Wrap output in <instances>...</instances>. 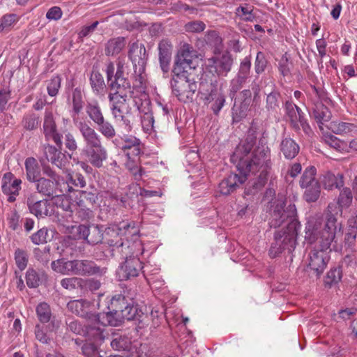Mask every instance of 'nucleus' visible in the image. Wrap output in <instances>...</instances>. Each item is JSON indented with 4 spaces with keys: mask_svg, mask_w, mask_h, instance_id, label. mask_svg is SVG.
Here are the masks:
<instances>
[{
    "mask_svg": "<svg viewBox=\"0 0 357 357\" xmlns=\"http://www.w3.org/2000/svg\"><path fill=\"white\" fill-rule=\"evenodd\" d=\"M256 142V132L250 129L231 156V161L236 165L238 174H231L219 183L218 192L221 195H228L234 192L239 184L246 181L250 174L259 173L257 182L255 183L257 188L266 184L271 168V151L266 143L260 139L251 152Z\"/></svg>",
    "mask_w": 357,
    "mask_h": 357,
    "instance_id": "obj_1",
    "label": "nucleus"
},
{
    "mask_svg": "<svg viewBox=\"0 0 357 357\" xmlns=\"http://www.w3.org/2000/svg\"><path fill=\"white\" fill-rule=\"evenodd\" d=\"M77 128L86 144L84 151L89 162L96 167H101L107 158V153L102 145L100 136L84 121H80Z\"/></svg>",
    "mask_w": 357,
    "mask_h": 357,
    "instance_id": "obj_2",
    "label": "nucleus"
},
{
    "mask_svg": "<svg viewBox=\"0 0 357 357\" xmlns=\"http://www.w3.org/2000/svg\"><path fill=\"white\" fill-rule=\"evenodd\" d=\"M135 229V224L122 222L119 225H112L104 231L103 241L111 248V255L114 257L125 259V256L131 253V250L125 242L123 235H126L129 229Z\"/></svg>",
    "mask_w": 357,
    "mask_h": 357,
    "instance_id": "obj_3",
    "label": "nucleus"
},
{
    "mask_svg": "<svg viewBox=\"0 0 357 357\" xmlns=\"http://www.w3.org/2000/svg\"><path fill=\"white\" fill-rule=\"evenodd\" d=\"M338 228L337 218L331 212L326 215V220L324 225L319 229L317 225L306 231V238L310 243L317 241L319 248L324 250L331 251V246L336 243V234Z\"/></svg>",
    "mask_w": 357,
    "mask_h": 357,
    "instance_id": "obj_4",
    "label": "nucleus"
},
{
    "mask_svg": "<svg viewBox=\"0 0 357 357\" xmlns=\"http://www.w3.org/2000/svg\"><path fill=\"white\" fill-rule=\"evenodd\" d=\"M299 222L293 221L287 225L284 231L275 233L274 242L269 250L271 257H275L284 250L289 252L294 251L296 244L298 230L300 229Z\"/></svg>",
    "mask_w": 357,
    "mask_h": 357,
    "instance_id": "obj_5",
    "label": "nucleus"
},
{
    "mask_svg": "<svg viewBox=\"0 0 357 357\" xmlns=\"http://www.w3.org/2000/svg\"><path fill=\"white\" fill-rule=\"evenodd\" d=\"M285 205L284 201L282 199H276L272 204L269 221L271 227L278 228L285 222H287V225L293 221L298 222L296 219V206L290 204L284 208Z\"/></svg>",
    "mask_w": 357,
    "mask_h": 357,
    "instance_id": "obj_6",
    "label": "nucleus"
},
{
    "mask_svg": "<svg viewBox=\"0 0 357 357\" xmlns=\"http://www.w3.org/2000/svg\"><path fill=\"white\" fill-rule=\"evenodd\" d=\"M108 87L110 89L108 97L113 96L114 98L135 99L130 82L123 76V65L121 62L117 64L114 79L108 84ZM134 100L137 105V102Z\"/></svg>",
    "mask_w": 357,
    "mask_h": 357,
    "instance_id": "obj_7",
    "label": "nucleus"
},
{
    "mask_svg": "<svg viewBox=\"0 0 357 357\" xmlns=\"http://www.w3.org/2000/svg\"><path fill=\"white\" fill-rule=\"evenodd\" d=\"M108 309L119 312L123 320H135L139 319L143 314L137 305L128 303L126 297L121 294H117L112 297Z\"/></svg>",
    "mask_w": 357,
    "mask_h": 357,
    "instance_id": "obj_8",
    "label": "nucleus"
},
{
    "mask_svg": "<svg viewBox=\"0 0 357 357\" xmlns=\"http://www.w3.org/2000/svg\"><path fill=\"white\" fill-rule=\"evenodd\" d=\"M85 335L92 342L85 343L82 347V353L86 357H102L98 351V345L105 340V331L100 326L86 325Z\"/></svg>",
    "mask_w": 357,
    "mask_h": 357,
    "instance_id": "obj_9",
    "label": "nucleus"
},
{
    "mask_svg": "<svg viewBox=\"0 0 357 357\" xmlns=\"http://www.w3.org/2000/svg\"><path fill=\"white\" fill-rule=\"evenodd\" d=\"M284 109L287 121H289L291 126L295 131L299 132L302 129L305 134L309 135L310 133V126L299 107L292 101H287L284 105Z\"/></svg>",
    "mask_w": 357,
    "mask_h": 357,
    "instance_id": "obj_10",
    "label": "nucleus"
},
{
    "mask_svg": "<svg viewBox=\"0 0 357 357\" xmlns=\"http://www.w3.org/2000/svg\"><path fill=\"white\" fill-rule=\"evenodd\" d=\"M214 55L207 59V66L218 76H227L233 65L231 54L227 51H213Z\"/></svg>",
    "mask_w": 357,
    "mask_h": 357,
    "instance_id": "obj_11",
    "label": "nucleus"
},
{
    "mask_svg": "<svg viewBox=\"0 0 357 357\" xmlns=\"http://www.w3.org/2000/svg\"><path fill=\"white\" fill-rule=\"evenodd\" d=\"M26 205L31 213L38 218L51 216L55 210L54 204L48 199L38 200L36 193H31L26 199Z\"/></svg>",
    "mask_w": 357,
    "mask_h": 357,
    "instance_id": "obj_12",
    "label": "nucleus"
},
{
    "mask_svg": "<svg viewBox=\"0 0 357 357\" xmlns=\"http://www.w3.org/2000/svg\"><path fill=\"white\" fill-rule=\"evenodd\" d=\"M172 93L182 102H186L193 99L197 91V83L195 81L187 79H178L171 81Z\"/></svg>",
    "mask_w": 357,
    "mask_h": 357,
    "instance_id": "obj_13",
    "label": "nucleus"
},
{
    "mask_svg": "<svg viewBox=\"0 0 357 357\" xmlns=\"http://www.w3.org/2000/svg\"><path fill=\"white\" fill-rule=\"evenodd\" d=\"M75 229L78 234L79 238L86 240L89 244L96 245L103 241L104 231L102 227L95 225L90 226L80 225Z\"/></svg>",
    "mask_w": 357,
    "mask_h": 357,
    "instance_id": "obj_14",
    "label": "nucleus"
},
{
    "mask_svg": "<svg viewBox=\"0 0 357 357\" xmlns=\"http://www.w3.org/2000/svg\"><path fill=\"white\" fill-rule=\"evenodd\" d=\"M106 268L98 266L94 261L87 259L73 260V274L80 276L98 275L106 273Z\"/></svg>",
    "mask_w": 357,
    "mask_h": 357,
    "instance_id": "obj_15",
    "label": "nucleus"
},
{
    "mask_svg": "<svg viewBox=\"0 0 357 357\" xmlns=\"http://www.w3.org/2000/svg\"><path fill=\"white\" fill-rule=\"evenodd\" d=\"M128 254L125 256V262L119 267L117 275L120 280H127L137 277L142 268V262L137 257L128 258Z\"/></svg>",
    "mask_w": 357,
    "mask_h": 357,
    "instance_id": "obj_16",
    "label": "nucleus"
},
{
    "mask_svg": "<svg viewBox=\"0 0 357 357\" xmlns=\"http://www.w3.org/2000/svg\"><path fill=\"white\" fill-rule=\"evenodd\" d=\"M43 133L47 139H52L56 146L61 149V135L57 131L55 118L52 109H47L44 114Z\"/></svg>",
    "mask_w": 357,
    "mask_h": 357,
    "instance_id": "obj_17",
    "label": "nucleus"
},
{
    "mask_svg": "<svg viewBox=\"0 0 357 357\" xmlns=\"http://www.w3.org/2000/svg\"><path fill=\"white\" fill-rule=\"evenodd\" d=\"M90 303L84 299L73 300L68 303L67 308L72 313L75 314L79 317H84L88 324L93 323V321H99V316L96 314L89 312Z\"/></svg>",
    "mask_w": 357,
    "mask_h": 357,
    "instance_id": "obj_18",
    "label": "nucleus"
},
{
    "mask_svg": "<svg viewBox=\"0 0 357 357\" xmlns=\"http://www.w3.org/2000/svg\"><path fill=\"white\" fill-rule=\"evenodd\" d=\"M329 261L327 250H313L309 254V267L314 271L317 275H321L325 270Z\"/></svg>",
    "mask_w": 357,
    "mask_h": 357,
    "instance_id": "obj_19",
    "label": "nucleus"
},
{
    "mask_svg": "<svg viewBox=\"0 0 357 357\" xmlns=\"http://www.w3.org/2000/svg\"><path fill=\"white\" fill-rule=\"evenodd\" d=\"M22 181L19 178L13 179V175L11 173H6L2 178L1 189L3 192L8 195V202H13L16 199V196L19 195L21 189Z\"/></svg>",
    "mask_w": 357,
    "mask_h": 357,
    "instance_id": "obj_20",
    "label": "nucleus"
},
{
    "mask_svg": "<svg viewBox=\"0 0 357 357\" xmlns=\"http://www.w3.org/2000/svg\"><path fill=\"white\" fill-rule=\"evenodd\" d=\"M33 183H36L37 192L44 196H59V193H63V189H59L60 182L45 177H39Z\"/></svg>",
    "mask_w": 357,
    "mask_h": 357,
    "instance_id": "obj_21",
    "label": "nucleus"
},
{
    "mask_svg": "<svg viewBox=\"0 0 357 357\" xmlns=\"http://www.w3.org/2000/svg\"><path fill=\"white\" fill-rule=\"evenodd\" d=\"M128 57L134 66L137 67L138 66L140 68H143L148 59L144 45L138 41L130 43L129 45Z\"/></svg>",
    "mask_w": 357,
    "mask_h": 357,
    "instance_id": "obj_22",
    "label": "nucleus"
},
{
    "mask_svg": "<svg viewBox=\"0 0 357 357\" xmlns=\"http://www.w3.org/2000/svg\"><path fill=\"white\" fill-rule=\"evenodd\" d=\"M158 49L160 66L162 72L167 73L169 70L173 45L168 39H163L158 43Z\"/></svg>",
    "mask_w": 357,
    "mask_h": 357,
    "instance_id": "obj_23",
    "label": "nucleus"
},
{
    "mask_svg": "<svg viewBox=\"0 0 357 357\" xmlns=\"http://www.w3.org/2000/svg\"><path fill=\"white\" fill-rule=\"evenodd\" d=\"M123 144L121 149L123 151L127 158H137L142 153V144L139 139L137 137L125 135V137H121Z\"/></svg>",
    "mask_w": 357,
    "mask_h": 357,
    "instance_id": "obj_24",
    "label": "nucleus"
},
{
    "mask_svg": "<svg viewBox=\"0 0 357 357\" xmlns=\"http://www.w3.org/2000/svg\"><path fill=\"white\" fill-rule=\"evenodd\" d=\"M310 116L314 119L321 130H324V125L328 122L331 118V113L328 108L322 102H314L312 108Z\"/></svg>",
    "mask_w": 357,
    "mask_h": 357,
    "instance_id": "obj_25",
    "label": "nucleus"
},
{
    "mask_svg": "<svg viewBox=\"0 0 357 357\" xmlns=\"http://www.w3.org/2000/svg\"><path fill=\"white\" fill-rule=\"evenodd\" d=\"M108 99L110 102V109L113 118H118L121 114H131V107L129 105V101L130 98H114L108 97Z\"/></svg>",
    "mask_w": 357,
    "mask_h": 357,
    "instance_id": "obj_26",
    "label": "nucleus"
},
{
    "mask_svg": "<svg viewBox=\"0 0 357 357\" xmlns=\"http://www.w3.org/2000/svg\"><path fill=\"white\" fill-rule=\"evenodd\" d=\"M204 100L206 103H211V109L214 114L218 115L225 103L226 99L222 90L215 88L211 89L210 93L205 96Z\"/></svg>",
    "mask_w": 357,
    "mask_h": 357,
    "instance_id": "obj_27",
    "label": "nucleus"
},
{
    "mask_svg": "<svg viewBox=\"0 0 357 357\" xmlns=\"http://www.w3.org/2000/svg\"><path fill=\"white\" fill-rule=\"evenodd\" d=\"M37 317L41 323H47L51 321V331L55 330L59 327V321L54 317L52 318V310L48 303L43 302L39 303L36 309Z\"/></svg>",
    "mask_w": 357,
    "mask_h": 357,
    "instance_id": "obj_28",
    "label": "nucleus"
},
{
    "mask_svg": "<svg viewBox=\"0 0 357 357\" xmlns=\"http://www.w3.org/2000/svg\"><path fill=\"white\" fill-rule=\"evenodd\" d=\"M98 315L100 317L99 321H93V323L88 324L87 325L98 326L104 330L103 327H102L103 326L109 325L117 326L123 323V320L119 312L109 310V312Z\"/></svg>",
    "mask_w": 357,
    "mask_h": 357,
    "instance_id": "obj_29",
    "label": "nucleus"
},
{
    "mask_svg": "<svg viewBox=\"0 0 357 357\" xmlns=\"http://www.w3.org/2000/svg\"><path fill=\"white\" fill-rule=\"evenodd\" d=\"M44 153L47 160L59 168H62L66 162L65 155L55 146L47 144L45 146Z\"/></svg>",
    "mask_w": 357,
    "mask_h": 357,
    "instance_id": "obj_30",
    "label": "nucleus"
},
{
    "mask_svg": "<svg viewBox=\"0 0 357 357\" xmlns=\"http://www.w3.org/2000/svg\"><path fill=\"white\" fill-rule=\"evenodd\" d=\"M126 40L124 37L119 36L110 38L105 45V54L108 56L118 55L126 47Z\"/></svg>",
    "mask_w": 357,
    "mask_h": 357,
    "instance_id": "obj_31",
    "label": "nucleus"
},
{
    "mask_svg": "<svg viewBox=\"0 0 357 357\" xmlns=\"http://www.w3.org/2000/svg\"><path fill=\"white\" fill-rule=\"evenodd\" d=\"M344 176L342 174L335 175L331 172H326L323 174L321 183L325 189L332 190L333 188H340L344 185Z\"/></svg>",
    "mask_w": 357,
    "mask_h": 357,
    "instance_id": "obj_32",
    "label": "nucleus"
},
{
    "mask_svg": "<svg viewBox=\"0 0 357 357\" xmlns=\"http://www.w3.org/2000/svg\"><path fill=\"white\" fill-rule=\"evenodd\" d=\"M299 150V146L291 138H285L280 143V151L287 159L294 158Z\"/></svg>",
    "mask_w": 357,
    "mask_h": 357,
    "instance_id": "obj_33",
    "label": "nucleus"
},
{
    "mask_svg": "<svg viewBox=\"0 0 357 357\" xmlns=\"http://www.w3.org/2000/svg\"><path fill=\"white\" fill-rule=\"evenodd\" d=\"M83 98L84 92L80 87H76L73 90L71 97L69 98L72 104L73 117L77 116L82 112L84 107Z\"/></svg>",
    "mask_w": 357,
    "mask_h": 357,
    "instance_id": "obj_34",
    "label": "nucleus"
},
{
    "mask_svg": "<svg viewBox=\"0 0 357 357\" xmlns=\"http://www.w3.org/2000/svg\"><path fill=\"white\" fill-rule=\"evenodd\" d=\"M27 180L30 182L36 181L40 176V171L37 160L33 158H27L24 162Z\"/></svg>",
    "mask_w": 357,
    "mask_h": 357,
    "instance_id": "obj_35",
    "label": "nucleus"
},
{
    "mask_svg": "<svg viewBox=\"0 0 357 357\" xmlns=\"http://www.w3.org/2000/svg\"><path fill=\"white\" fill-rule=\"evenodd\" d=\"M21 125L23 129L26 131L35 130L40 125V117L33 112H28L23 116Z\"/></svg>",
    "mask_w": 357,
    "mask_h": 357,
    "instance_id": "obj_36",
    "label": "nucleus"
},
{
    "mask_svg": "<svg viewBox=\"0 0 357 357\" xmlns=\"http://www.w3.org/2000/svg\"><path fill=\"white\" fill-rule=\"evenodd\" d=\"M329 129L337 135H345L356 130V126L354 123L343 121L331 122Z\"/></svg>",
    "mask_w": 357,
    "mask_h": 357,
    "instance_id": "obj_37",
    "label": "nucleus"
},
{
    "mask_svg": "<svg viewBox=\"0 0 357 357\" xmlns=\"http://www.w3.org/2000/svg\"><path fill=\"white\" fill-rule=\"evenodd\" d=\"M194 54L195 52L192 46L188 43H184L178 50L176 60L191 66Z\"/></svg>",
    "mask_w": 357,
    "mask_h": 357,
    "instance_id": "obj_38",
    "label": "nucleus"
},
{
    "mask_svg": "<svg viewBox=\"0 0 357 357\" xmlns=\"http://www.w3.org/2000/svg\"><path fill=\"white\" fill-rule=\"evenodd\" d=\"M86 112L95 124H98L105 119L98 101L88 102L86 106Z\"/></svg>",
    "mask_w": 357,
    "mask_h": 357,
    "instance_id": "obj_39",
    "label": "nucleus"
},
{
    "mask_svg": "<svg viewBox=\"0 0 357 357\" xmlns=\"http://www.w3.org/2000/svg\"><path fill=\"white\" fill-rule=\"evenodd\" d=\"M191 69V66L175 59L172 69V81L178 79H187L188 70Z\"/></svg>",
    "mask_w": 357,
    "mask_h": 357,
    "instance_id": "obj_40",
    "label": "nucleus"
},
{
    "mask_svg": "<svg viewBox=\"0 0 357 357\" xmlns=\"http://www.w3.org/2000/svg\"><path fill=\"white\" fill-rule=\"evenodd\" d=\"M191 69V66L175 59L172 69V81L178 79H187L188 70Z\"/></svg>",
    "mask_w": 357,
    "mask_h": 357,
    "instance_id": "obj_41",
    "label": "nucleus"
},
{
    "mask_svg": "<svg viewBox=\"0 0 357 357\" xmlns=\"http://www.w3.org/2000/svg\"><path fill=\"white\" fill-rule=\"evenodd\" d=\"M51 266L54 271L63 275L73 274V260L66 261L64 259H60L53 261Z\"/></svg>",
    "mask_w": 357,
    "mask_h": 357,
    "instance_id": "obj_42",
    "label": "nucleus"
},
{
    "mask_svg": "<svg viewBox=\"0 0 357 357\" xmlns=\"http://www.w3.org/2000/svg\"><path fill=\"white\" fill-rule=\"evenodd\" d=\"M70 184L77 187L83 188L86 185V181L84 177L79 173L68 174V179L64 186L63 192H71L73 190L72 186Z\"/></svg>",
    "mask_w": 357,
    "mask_h": 357,
    "instance_id": "obj_43",
    "label": "nucleus"
},
{
    "mask_svg": "<svg viewBox=\"0 0 357 357\" xmlns=\"http://www.w3.org/2000/svg\"><path fill=\"white\" fill-rule=\"evenodd\" d=\"M317 169L314 166L307 167L302 174L300 180V186L304 188V186H309L318 181L315 178Z\"/></svg>",
    "mask_w": 357,
    "mask_h": 357,
    "instance_id": "obj_44",
    "label": "nucleus"
},
{
    "mask_svg": "<svg viewBox=\"0 0 357 357\" xmlns=\"http://www.w3.org/2000/svg\"><path fill=\"white\" fill-rule=\"evenodd\" d=\"M280 94L277 92L270 93L266 100V109L269 114H276L280 109Z\"/></svg>",
    "mask_w": 357,
    "mask_h": 357,
    "instance_id": "obj_45",
    "label": "nucleus"
},
{
    "mask_svg": "<svg viewBox=\"0 0 357 357\" xmlns=\"http://www.w3.org/2000/svg\"><path fill=\"white\" fill-rule=\"evenodd\" d=\"M61 285L69 291L76 289H82L84 287V280L77 277L66 278L61 280Z\"/></svg>",
    "mask_w": 357,
    "mask_h": 357,
    "instance_id": "obj_46",
    "label": "nucleus"
},
{
    "mask_svg": "<svg viewBox=\"0 0 357 357\" xmlns=\"http://www.w3.org/2000/svg\"><path fill=\"white\" fill-rule=\"evenodd\" d=\"M91 86L93 91L99 94L105 89V84L102 75L99 72H93L90 77Z\"/></svg>",
    "mask_w": 357,
    "mask_h": 357,
    "instance_id": "obj_47",
    "label": "nucleus"
},
{
    "mask_svg": "<svg viewBox=\"0 0 357 357\" xmlns=\"http://www.w3.org/2000/svg\"><path fill=\"white\" fill-rule=\"evenodd\" d=\"M325 142L331 147L340 153H348L347 142L330 135L325 137Z\"/></svg>",
    "mask_w": 357,
    "mask_h": 357,
    "instance_id": "obj_48",
    "label": "nucleus"
},
{
    "mask_svg": "<svg viewBox=\"0 0 357 357\" xmlns=\"http://www.w3.org/2000/svg\"><path fill=\"white\" fill-rule=\"evenodd\" d=\"M206 43L214 47V51L220 52L222 47V40L216 31H209L205 36Z\"/></svg>",
    "mask_w": 357,
    "mask_h": 357,
    "instance_id": "obj_49",
    "label": "nucleus"
},
{
    "mask_svg": "<svg viewBox=\"0 0 357 357\" xmlns=\"http://www.w3.org/2000/svg\"><path fill=\"white\" fill-rule=\"evenodd\" d=\"M304 188H305L304 197L307 202H314L319 199L321 192L319 182L309 186H304Z\"/></svg>",
    "mask_w": 357,
    "mask_h": 357,
    "instance_id": "obj_50",
    "label": "nucleus"
},
{
    "mask_svg": "<svg viewBox=\"0 0 357 357\" xmlns=\"http://www.w3.org/2000/svg\"><path fill=\"white\" fill-rule=\"evenodd\" d=\"M98 131L106 138L112 139L116 135V130L114 126L105 119L98 124Z\"/></svg>",
    "mask_w": 357,
    "mask_h": 357,
    "instance_id": "obj_51",
    "label": "nucleus"
},
{
    "mask_svg": "<svg viewBox=\"0 0 357 357\" xmlns=\"http://www.w3.org/2000/svg\"><path fill=\"white\" fill-rule=\"evenodd\" d=\"M96 199V195L94 193L82 190L79 192L77 204L83 209H88V206L92 205Z\"/></svg>",
    "mask_w": 357,
    "mask_h": 357,
    "instance_id": "obj_52",
    "label": "nucleus"
},
{
    "mask_svg": "<svg viewBox=\"0 0 357 357\" xmlns=\"http://www.w3.org/2000/svg\"><path fill=\"white\" fill-rule=\"evenodd\" d=\"M250 105L241 103L239 105H234L232 108L233 123H238L245 118L248 115Z\"/></svg>",
    "mask_w": 357,
    "mask_h": 357,
    "instance_id": "obj_53",
    "label": "nucleus"
},
{
    "mask_svg": "<svg viewBox=\"0 0 357 357\" xmlns=\"http://www.w3.org/2000/svg\"><path fill=\"white\" fill-rule=\"evenodd\" d=\"M61 80L59 75H54L47 82V91L49 96L54 97L58 94L61 88Z\"/></svg>",
    "mask_w": 357,
    "mask_h": 357,
    "instance_id": "obj_54",
    "label": "nucleus"
},
{
    "mask_svg": "<svg viewBox=\"0 0 357 357\" xmlns=\"http://www.w3.org/2000/svg\"><path fill=\"white\" fill-rule=\"evenodd\" d=\"M139 157L128 158L126 166L129 169L136 180H139L144 174L142 168L138 167Z\"/></svg>",
    "mask_w": 357,
    "mask_h": 357,
    "instance_id": "obj_55",
    "label": "nucleus"
},
{
    "mask_svg": "<svg viewBox=\"0 0 357 357\" xmlns=\"http://www.w3.org/2000/svg\"><path fill=\"white\" fill-rule=\"evenodd\" d=\"M130 345V340L126 335H116L111 342V346L116 350H126Z\"/></svg>",
    "mask_w": 357,
    "mask_h": 357,
    "instance_id": "obj_56",
    "label": "nucleus"
},
{
    "mask_svg": "<svg viewBox=\"0 0 357 357\" xmlns=\"http://www.w3.org/2000/svg\"><path fill=\"white\" fill-rule=\"evenodd\" d=\"M251 68V60L250 56H246L241 62L239 70L238 73V79L241 82H243L248 77Z\"/></svg>",
    "mask_w": 357,
    "mask_h": 357,
    "instance_id": "obj_57",
    "label": "nucleus"
},
{
    "mask_svg": "<svg viewBox=\"0 0 357 357\" xmlns=\"http://www.w3.org/2000/svg\"><path fill=\"white\" fill-rule=\"evenodd\" d=\"M51 238L52 237L48 234V229L45 227L39 229L31 236V240L35 245L45 243L51 241Z\"/></svg>",
    "mask_w": 357,
    "mask_h": 357,
    "instance_id": "obj_58",
    "label": "nucleus"
},
{
    "mask_svg": "<svg viewBox=\"0 0 357 357\" xmlns=\"http://www.w3.org/2000/svg\"><path fill=\"white\" fill-rule=\"evenodd\" d=\"M341 268L337 267L331 268L326 275L325 280V284L331 287L333 284L339 282L342 278Z\"/></svg>",
    "mask_w": 357,
    "mask_h": 357,
    "instance_id": "obj_59",
    "label": "nucleus"
},
{
    "mask_svg": "<svg viewBox=\"0 0 357 357\" xmlns=\"http://www.w3.org/2000/svg\"><path fill=\"white\" fill-rule=\"evenodd\" d=\"M126 115V114H121L118 118H114L116 121H121L119 128V132L122 135V137H125V135H128L132 129L131 121L128 119V116Z\"/></svg>",
    "mask_w": 357,
    "mask_h": 357,
    "instance_id": "obj_60",
    "label": "nucleus"
},
{
    "mask_svg": "<svg viewBox=\"0 0 357 357\" xmlns=\"http://www.w3.org/2000/svg\"><path fill=\"white\" fill-rule=\"evenodd\" d=\"M15 261L17 266L23 271L28 264V254L26 251L17 248L15 252Z\"/></svg>",
    "mask_w": 357,
    "mask_h": 357,
    "instance_id": "obj_61",
    "label": "nucleus"
},
{
    "mask_svg": "<svg viewBox=\"0 0 357 357\" xmlns=\"http://www.w3.org/2000/svg\"><path fill=\"white\" fill-rule=\"evenodd\" d=\"M352 199L353 197L351 190L349 188H344L340 193L337 204L342 208H347L351 204Z\"/></svg>",
    "mask_w": 357,
    "mask_h": 357,
    "instance_id": "obj_62",
    "label": "nucleus"
},
{
    "mask_svg": "<svg viewBox=\"0 0 357 357\" xmlns=\"http://www.w3.org/2000/svg\"><path fill=\"white\" fill-rule=\"evenodd\" d=\"M11 98V90L10 86H4L0 88V111L1 112L6 109L8 102Z\"/></svg>",
    "mask_w": 357,
    "mask_h": 357,
    "instance_id": "obj_63",
    "label": "nucleus"
},
{
    "mask_svg": "<svg viewBox=\"0 0 357 357\" xmlns=\"http://www.w3.org/2000/svg\"><path fill=\"white\" fill-rule=\"evenodd\" d=\"M19 17L14 13L6 14L3 15L0 20V32L3 31L5 29L8 28L17 22Z\"/></svg>",
    "mask_w": 357,
    "mask_h": 357,
    "instance_id": "obj_64",
    "label": "nucleus"
}]
</instances>
